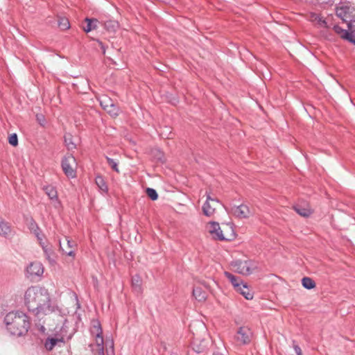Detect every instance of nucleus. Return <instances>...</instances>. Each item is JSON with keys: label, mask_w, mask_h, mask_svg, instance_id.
<instances>
[{"label": "nucleus", "mask_w": 355, "mask_h": 355, "mask_svg": "<svg viewBox=\"0 0 355 355\" xmlns=\"http://www.w3.org/2000/svg\"><path fill=\"white\" fill-rule=\"evenodd\" d=\"M207 200L204 205H202V211L203 214L207 216H212L215 212V208L212 207L210 205V200H212V198L210 196V194L206 192Z\"/></svg>", "instance_id": "nucleus-13"}, {"label": "nucleus", "mask_w": 355, "mask_h": 355, "mask_svg": "<svg viewBox=\"0 0 355 355\" xmlns=\"http://www.w3.org/2000/svg\"><path fill=\"white\" fill-rule=\"evenodd\" d=\"M101 107L105 110L109 107L110 105L113 103L112 100L107 96H102L98 99Z\"/></svg>", "instance_id": "nucleus-23"}, {"label": "nucleus", "mask_w": 355, "mask_h": 355, "mask_svg": "<svg viewBox=\"0 0 355 355\" xmlns=\"http://www.w3.org/2000/svg\"><path fill=\"white\" fill-rule=\"evenodd\" d=\"M85 21L87 22V25H86V26L83 27V30L86 33H89L91 31L94 30L97 28V22H98L97 19L86 18Z\"/></svg>", "instance_id": "nucleus-18"}, {"label": "nucleus", "mask_w": 355, "mask_h": 355, "mask_svg": "<svg viewBox=\"0 0 355 355\" xmlns=\"http://www.w3.org/2000/svg\"><path fill=\"white\" fill-rule=\"evenodd\" d=\"M302 284L306 289H312L315 287V282L310 277H305L302 279Z\"/></svg>", "instance_id": "nucleus-24"}, {"label": "nucleus", "mask_w": 355, "mask_h": 355, "mask_svg": "<svg viewBox=\"0 0 355 355\" xmlns=\"http://www.w3.org/2000/svg\"><path fill=\"white\" fill-rule=\"evenodd\" d=\"M64 143L69 150H73L76 148V144L73 141V137L70 134L64 135Z\"/></svg>", "instance_id": "nucleus-20"}, {"label": "nucleus", "mask_w": 355, "mask_h": 355, "mask_svg": "<svg viewBox=\"0 0 355 355\" xmlns=\"http://www.w3.org/2000/svg\"><path fill=\"white\" fill-rule=\"evenodd\" d=\"M131 283L132 288L135 293L137 294L142 293V279L139 275H135L132 276Z\"/></svg>", "instance_id": "nucleus-12"}, {"label": "nucleus", "mask_w": 355, "mask_h": 355, "mask_svg": "<svg viewBox=\"0 0 355 355\" xmlns=\"http://www.w3.org/2000/svg\"><path fill=\"white\" fill-rule=\"evenodd\" d=\"M44 272V268L40 262L31 263L26 268V273L28 277H40Z\"/></svg>", "instance_id": "nucleus-7"}, {"label": "nucleus", "mask_w": 355, "mask_h": 355, "mask_svg": "<svg viewBox=\"0 0 355 355\" xmlns=\"http://www.w3.org/2000/svg\"><path fill=\"white\" fill-rule=\"evenodd\" d=\"M28 227H29V230L32 232H33L35 231H37V230H38L40 228L38 225L36 223V222L33 219H31V220L30 221Z\"/></svg>", "instance_id": "nucleus-34"}, {"label": "nucleus", "mask_w": 355, "mask_h": 355, "mask_svg": "<svg viewBox=\"0 0 355 355\" xmlns=\"http://www.w3.org/2000/svg\"><path fill=\"white\" fill-rule=\"evenodd\" d=\"M64 253L67 254L68 256H70V257H74L75 256V252L73 250H70V251H68V252L65 251Z\"/></svg>", "instance_id": "nucleus-39"}, {"label": "nucleus", "mask_w": 355, "mask_h": 355, "mask_svg": "<svg viewBox=\"0 0 355 355\" xmlns=\"http://www.w3.org/2000/svg\"><path fill=\"white\" fill-rule=\"evenodd\" d=\"M104 27L109 32H116L119 28V24L116 21L108 20L105 22Z\"/></svg>", "instance_id": "nucleus-19"}, {"label": "nucleus", "mask_w": 355, "mask_h": 355, "mask_svg": "<svg viewBox=\"0 0 355 355\" xmlns=\"http://www.w3.org/2000/svg\"><path fill=\"white\" fill-rule=\"evenodd\" d=\"M40 245L49 262H54V259L51 257V254H53V250L51 248L46 245L44 242H41Z\"/></svg>", "instance_id": "nucleus-26"}, {"label": "nucleus", "mask_w": 355, "mask_h": 355, "mask_svg": "<svg viewBox=\"0 0 355 355\" xmlns=\"http://www.w3.org/2000/svg\"><path fill=\"white\" fill-rule=\"evenodd\" d=\"M334 28L337 33L341 34V37L343 38L347 39V40L349 41V39L348 38V37L345 36V33H350L349 30V31H347L346 30L343 29L342 28H340L338 26H335Z\"/></svg>", "instance_id": "nucleus-32"}, {"label": "nucleus", "mask_w": 355, "mask_h": 355, "mask_svg": "<svg viewBox=\"0 0 355 355\" xmlns=\"http://www.w3.org/2000/svg\"><path fill=\"white\" fill-rule=\"evenodd\" d=\"M214 355H221V354H214Z\"/></svg>", "instance_id": "nucleus-44"}, {"label": "nucleus", "mask_w": 355, "mask_h": 355, "mask_svg": "<svg viewBox=\"0 0 355 355\" xmlns=\"http://www.w3.org/2000/svg\"><path fill=\"white\" fill-rule=\"evenodd\" d=\"M193 296L198 302H205L207 297L206 291L202 289L201 286H196L193 288Z\"/></svg>", "instance_id": "nucleus-11"}, {"label": "nucleus", "mask_w": 355, "mask_h": 355, "mask_svg": "<svg viewBox=\"0 0 355 355\" xmlns=\"http://www.w3.org/2000/svg\"><path fill=\"white\" fill-rule=\"evenodd\" d=\"M224 275L225 277L230 282L234 290L241 289V285L243 281L239 277L235 276L231 272L227 271L224 272Z\"/></svg>", "instance_id": "nucleus-10"}, {"label": "nucleus", "mask_w": 355, "mask_h": 355, "mask_svg": "<svg viewBox=\"0 0 355 355\" xmlns=\"http://www.w3.org/2000/svg\"><path fill=\"white\" fill-rule=\"evenodd\" d=\"M252 331L248 327H241L236 333V338L237 341L242 344H248L252 339Z\"/></svg>", "instance_id": "nucleus-6"}, {"label": "nucleus", "mask_w": 355, "mask_h": 355, "mask_svg": "<svg viewBox=\"0 0 355 355\" xmlns=\"http://www.w3.org/2000/svg\"><path fill=\"white\" fill-rule=\"evenodd\" d=\"M4 322L7 331L10 335L22 336L30 328L28 317L22 311H12L6 314Z\"/></svg>", "instance_id": "nucleus-2"}, {"label": "nucleus", "mask_w": 355, "mask_h": 355, "mask_svg": "<svg viewBox=\"0 0 355 355\" xmlns=\"http://www.w3.org/2000/svg\"><path fill=\"white\" fill-rule=\"evenodd\" d=\"M90 331L93 336L103 334V330L99 321L95 320L92 322Z\"/></svg>", "instance_id": "nucleus-21"}, {"label": "nucleus", "mask_w": 355, "mask_h": 355, "mask_svg": "<svg viewBox=\"0 0 355 355\" xmlns=\"http://www.w3.org/2000/svg\"><path fill=\"white\" fill-rule=\"evenodd\" d=\"M43 189L51 200H58V192L55 187L52 185H46L43 187Z\"/></svg>", "instance_id": "nucleus-15"}, {"label": "nucleus", "mask_w": 355, "mask_h": 355, "mask_svg": "<svg viewBox=\"0 0 355 355\" xmlns=\"http://www.w3.org/2000/svg\"><path fill=\"white\" fill-rule=\"evenodd\" d=\"M37 231H35L33 232V233L35 235V236L37 237L40 244L41 245V242H44L43 241V236L42 234H41V230H40V228H39L38 230H37Z\"/></svg>", "instance_id": "nucleus-35"}, {"label": "nucleus", "mask_w": 355, "mask_h": 355, "mask_svg": "<svg viewBox=\"0 0 355 355\" xmlns=\"http://www.w3.org/2000/svg\"><path fill=\"white\" fill-rule=\"evenodd\" d=\"M58 26L62 30H67L70 27L68 19L65 17H60L58 20Z\"/></svg>", "instance_id": "nucleus-28"}, {"label": "nucleus", "mask_w": 355, "mask_h": 355, "mask_svg": "<svg viewBox=\"0 0 355 355\" xmlns=\"http://www.w3.org/2000/svg\"><path fill=\"white\" fill-rule=\"evenodd\" d=\"M293 349L297 355H302L301 348L299 345L295 344V341H293Z\"/></svg>", "instance_id": "nucleus-36"}, {"label": "nucleus", "mask_w": 355, "mask_h": 355, "mask_svg": "<svg viewBox=\"0 0 355 355\" xmlns=\"http://www.w3.org/2000/svg\"><path fill=\"white\" fill-rule=\"evenodd\" d=\"M9 144L12 146H16L18 144L17 135L15 133L12 134L8 139Z\"/></svg>", "instance_id": "nucleus-33"}, {"label": "nucleus", "mask_w": 355, "mask_h": 355, "mask_svg": "<svg viewBox=\"0 0 355 355\" xmlns=\"http://www.w3.org/2000/svg\"><path fill=\"white\" fill-rule=\"evenodd\" d=\"M322 24L326 25V21L324 20L322 21Z\"/></svg>", "instance_id": "nucleus-43"}, {"label": "nucleus", "mask_w": 355, "mask_h": 355, "mask_svg": "<svg viewBox=\"0 0 355 355\" xmlns=\"http://www.w3.org/2000/svg\"><path fill=\"white\" fill-rule=\"evenodd\" d=\"M95 336V342L96 345L98 347V349H103V334L100 335H94Z\"/></svg>", "instance_id": "nucleus-31"}, {"label": "nucleus", "mask_w": 355, "mask_h": 355, "mask_svg": "<svg viewBox=\"0 0 355 355\" xmlns=\"http://www.w3.org/2000/svg\"><path fill=\"white\" fill-rule=\"evenodd\" d=\"M67 245L69 248H72L74 247L75 244L73 241L69 240L68 239H67Z\"/></svg>", "instance_id": "nucleus-38"}, {"label": "nucleus", "mask_w": 355, "mask_h": 355, "mask_svg": "<svg viewBox=\"0 0 355 355\" xmlns=\"http://www.w3.org/2000/svg\"><path fill=\"white\" fill-rule=\"evenodd\" d=\"M108 165L116 172L119 173L118 162L114 159L109 157H105Z\"/></svg>", "instance_id": "nucleus-29"}, {"label": "nucleus", "mask_w": 355, "mask_h": 355, "mask_svg": "<svg viewBox=\"0 0 355 355\" xmlns=\"http://www.w3.org/2000/svg\"><path fill=\"white\" fill-rule=\"evenodd\" d=\"M211 201H212V202H219V200H218V199H216V198H212V200H211Z\"/></svg>", "instance_id": "nucleus-42"}, {"label": "nucleus", "mask_w": 355, "mask_h": 355, "mask_svg": "<svg viewBox=\"0 0 355 355\" xmlns=\"http://www.w3.org/2000/svg\"><path fill=\"white\" fill-rule=\"evenodd\" d=\"M100 45H101V49H102L103 53V54H105V47H104V46H103V43H102V42H100Z\"/></svg>", "instance_id": "nucleus-41"}, {"label": "nucleus", "mask_w": 355, "mask_h": 355, "mask_svg": "<svg viewBox=\"0 0 355 355\" xmlns=\"http://www.w3.org/2000/svg\"><path fill=\"white\" fill-rule=\"evenodd\" d=\"M235 291L242 295L246 300H252L254 297V294L248 287V284L244 282L241 285V289Z\"/></svg>", "instance_id": "nucleus-14"}, {"label": "nucleus", "mask_w": 355, "mask_h": 355, "mask_svg": "<svg viewBox=\"0 0 355 355\" xmlns=\"http://www.w3.org/2000/svg\"><path fill=\"white\" fill-rule=\"evenodd\" d=\"M354 8L349 3H340L336 7V15L347 23L350 33H345L349 42L355 44V14Z\"/></svg>", "instance_id": "nucleus-3"}, {"label": "nucleus", "mask_w": 355, "mask_h": 355, "mask_svg": "<svg viewBox=\"0 0 355 355\" xmlns=\"http://www.w3.org/2000/svg\"><path fill=\"white\" fill-rule=\"evenodd\" d=\"M37 119L41 125H44L45 119L42 115H37Z\"/></svg>", "instance_id": "nucleus-37"}, {"label": "nucleus", "mask_w": 355, "mask_h": 355, "mask_svg": "<svg viewBox=\"0 0 355 355\" xmlns=\"http://www.w3.org/2000/svg\"><path fill=\"white\" fill-rule=\"evenodd\" d=\"M146 192L152 200H156L158 198V194L155 189L153 188H147Z\"/></svg>", "instance_id": "nucleus-30"}, {"label": "nucleus", "mask_w": 355, "mask_h": 355, "mask_svg": "<svg viewBox=\"0 0 355 355\" xmlns=\"http://www.w3.org/2000/svg\"><path fill=\"white\" fill-rule=\"evenodd\" d=\"M11 232V227L8 223L3 220L0 223V235L3 237H7Z\"/></svg>", "instance_id": "nucleus-17"}, {"label": "nucleus", "mask_w": 355, "mask_h": 355, "mask_svg": "<svg viewBox=\"0 0 355 355\" xmlns=\"http://www.w3.org/2000/svg\"><path fill=\"white\" fill-rule=\"evenodd\" d=\"M98 355H105L103 349H98Z\"/></svg>", "instance_id": "nucleus-40"}, {"label": "nucleus", "mask_w": 355, "mask_h": 355, "mask_svg": "<svg viewBox=\"0 0 355 355\" xmlns=\"http://www.w3.org/2000/svg\"><path fill=\"white\" fill-rule=\"evenodd\" d=\"M295 211L300 216L307 217L311 215V211L308 207H302L299 205L294 206Z\"/></svg>", "instance_id": "nucleus-22"}, {"label": "nucleus", "mask_w": 355, "mask_h": 355, "mask_svg": "<svg viewBox=\"0 0 355 355\" xmlns=\"http://www.w3.org/2000/svg\"><path fill=\"white\" fill-rule=\"evenodd\" d=\"M24 303L29 312L40 318L44 315L60 312L58 307L52 305L50 294L46 288L32 286L24 293Z\"/></svg>", "instance_id": "nucleus-1"}, {"label": "nucleus", "mask_w": 355, "mask_h": 355, "mask_svg": "<svg viewBox=\"0 0 355 355\" xmlns=\"http://www.w3.org/2000/svg\"><path fill=\"white\" fill-rule=\"evenodd\" d=\"M209 232L215 239L219 241L225 240V238L223 234V231L221 230L220 227L218 223L211 222Z\"/></svg>", "instance_id": "nucleus-9"}, {"label": "nucleus", "mask_w": 355, "mask_h": 355, "mask_svg": "<svg viewBox=\"0 0 355 355\" xmlns=\"http://www.w3.org/2000/svg\"><path fill=\"white\" fill-rule=\"evenodd\" d=\"M96 184L99 189L103 192H107L108 189L106 182L102 176H97L95 180Z\"/></svg>", "instance_id": "nucleus-25"}, {"label": "nucleus", "mask_w": 355, "mask_h": 355, "mask_svg": "<svg viewBox=\"0 0 355 355\" xmlns=\"http://www.w3.org/2000/svg\"><path fill=\"white\" fill-rule=\"evenodd\" d=\"M76 165V159L71 154L67 155L62 160V170L64 174L69 178L76 177V171L74 169Z\"/></svg>", "instance_id": "nucleus-5"}, {"label": "nucleus", "mask_w": 355, "mask_h": 355, "mask_svg": "<svg viewBox=\"0 0 355 355\" xmlns=\"http://www.w3.org/2000/svg\"><path fill=\"white\" fill-rule=\"evenodd\" d=\"M235 272L243 275H250L253 270L257 268L255 263L252 260H236L232 263Z\"/></svg>", "instance_id": "nucleus-4"}, {"label": "nucleus", "mask_w": 355, "mask_h": 355, "mask_svg": "<svg viewBox=\"0 0 355 355\" xmlns=\"http://www.w3.org/2000/svg\"><path fill=\"white\" fill-rule=\"evenodd\" d=\"M110 116H116L119 115V108L113 103L109 107L105 110Z\"/></svg>", "instance_id": "nucleus-27"}, {"label": "nucleus", "mask_w": 355, "mask_h": 355, "mask_svg": "<svg viewBox=\"0 0 355 355\" xmlns=\"http://www.w3.org/2000/svg\"><path fill=\"white\" fill-rule=\"evenodd\" d=\"M232 214L239 218H246L249 216L250 211L246 205H234L231 208Z\"/></svg>", "instance_id": "nucleus-8"}, {"label": "nucleus", "mask_w": 355, "mask_h": 355, "mask_svg": "<svg viewBox=\"0 0 355 355\" xmlns=\"http://www.w3.org/2000/svg\"><path fill=\"white\" fill-rule=\"evenodd\" d=\"M59 343H63V339L55 338H47L44 342V347L46 350L51 351L54 347Z\"/></svg>", "instance_id": "nucleus-16"}]
</instances>
